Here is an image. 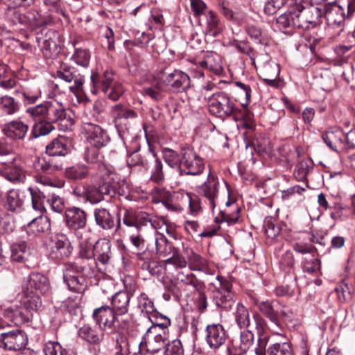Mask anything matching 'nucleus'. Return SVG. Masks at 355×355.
<instances>
[{"label":"nucleus","mask_w":355,"mask_h":355,"mask_svg":"<svg viewBox=\"0 0 355 355\" xmlns=\"http://www.w3.org/2000/svg\"><path fill=\"white\" fill-rule=\"evenodd\" d=\"M165 86L161 80H157L150 86L144 87L141 93L155 101H159L164 97Z\"/></svg>","instance_id":"ea45409f"},{"label":"nucleus","mask_w":355,"mask_h":355,"mask_svg":"<svg viewBox=\"0 0 355 355\" xmlns=\"http://www.w3.org/2000/svg\"><path fill=\"white\" fill-rule=\"evenodd\" d=\"M44 352L45 355H68L62 345L55 341H49L45 344Z\"/></svg>","instance_id":"338daca9"},{"label":"nucleus","mask_w":355,"mask_h":355,"mask_svg":"<svg viewBox=\"0 0 355 355\" xmlns=\"http://www.w3.org/2000/svg\"><path fill=\"white\" fill-rule=\"evenodd\" d=\"M130 298L131 295L126 291H119L112 296L110 307L119 317L128 312Z\"/></svg>","instance_id":"7c9ffc66"},{"label":"nucleus","mask_w":355,"mask_h":355,"mask_svg":"<svg viewBox=\"0 0 355 355\" xmlns=\"http://www.w3.org/2000/svg\"><path fill=\"white\" fill-rule=\"evenodd\" d=\"M206 17V34L216 37L222 31L223 27L217 15L212 10L205 13Z\"/></svg>","instance_id":"c03bdc74"},{"label":"nucleus","mask_w":355,"mask_h":355,"mask_svg":"<svg viewBox=\"0 0 355 355\" xmlns=\"http://www.w3.org/2000/svg\"><path fill=\"white\" fill-rule=\"evenodd\" d=\"M91 55L86 49L76 48L71 60L78 65L83 67H87L89 64Z\"/></svg>","instance_id":"680f3d73"},{"label":"nucleus","mask_w":355,"mask_h":355,"mask_svg":"<svg viewBox=\"0 0 355 355\" xmlns=\"http://www.w3.org/2000/svg\"><path fill=\"white\" fill-rule=\"evenodd\" d=\"M2 177L9 182L16 184L22 183L26 180V171L17 163L6 164L0 171Z\"/></svg>","instance_id":"bb28decb"},{"label":"nucleus","mask_w":355,"mask_h":355,"mask_svg":"<svg viewBox=\"0 0 355 355\" xmlns=\"http://www.w3.org/2000/svg\"><path fill=\"white\" fill-rule=\"evenodd\" d=\"M137 307L150 320L157 314L153 302L144 293H140L137 297Z\"/></svg>","instance_id":"79ce46f5"},{"label":"nucleus","mask_w":355,"mask_h":355,"mask_svg":"<svg viewBox=\"0 0 355 355\" xmlns=\"http://www.w3.org/2000/svg\"><path fill=\"white\" fill-rule=\"evenodd\" d=\"M94 216L96 224L104 230H112L115 226L114 215L105 208H96L94 210Z\"/></svg>","instance_id":"473e14b6"},{"label":"nucleus","mask_w":355,"mask_h":355,"mask_svg":"<svg viewBox=\"0 0 355 355\" xmlns=\"http://www.w3.org/2000/svg\"><path fill=\"white\" fill-rule=\"evenodd\" d=\"M322 140L331 150L338 153H345V134L338 128H331L322 134Z\"/></svg>","instance_id":"aec40b11"},{"label":"nucleus","mask_w":355,"mask_h":355,"mask_svg":"<svg viewBox=\"0 0 355 355\" xmlns=\"http://www.w3.org/2000/svg\"><path fill=\"white\" fill-rule=\"evenodd\" d=\"M92 318L101 329H112L116 322H119L118 315L107 305L95 309Z\"/></svg>","instance_id":"dca6fc26"},{"label":"nucleus","mask_w":355,"mask_h":355,"mask_svg":"<svg viewBox=\"0 0 355 355\" xmlns=\"http://www.w3.org/2000/svg\"><path fill=\"white\" fill-rule=\"evenodd\" d=\"M67 139L64 137H58L53 139L46 146V153L51 156H65L69 153Z\"/></svg>","instance_id":"72a5a7b5"},{"label":"nucleus","mask_w":355,"mask_h":355,"mask_svg":"<svg viewBox=\"0 0 355 355\" xmlns=\"http://www.w3.org/2000/svg\"><path fill=\"white\" fill-rule=\"evenodd\" d=\"M162 80L166 89L173 92H184L190 87L189 76L180 70L175 69L171 73L164 74Z\"/></svg>","instance_id":"ddd939ff"},{"label":"nucleus","mask_w":355,"mask_h":355,"mask_svg":"<svg viewBox=\"0 0 355 355\" xmlns=\"http://www.w3.org/2000/svg\"><path fill=\"white\" fill-rule=\"evenodd\" d=\"M111 242L106 239L98 240L94 245V257L96 262L103 265H107L112 259Z\"/></svg>","instance_id":"a878e982"},{"label":"nucleus","mask_w":355,"mask_h":355,"mask_svg":"<svg viewBox=\"0 0 355 355\" xmlns=\"http://www.w3.org/2000/svg\"><path fill=\"white\" fill-rule=\"evenodd\" d=\"M177 279L184 285L191 286L196 291H204L205 288V284L191 272H180L177 275Z\"/></svg>","instance_id":"8fccbe9b"},{"label":"nucleus","mask_w":355,"mask_h":355,"mask_svg":"<svg viewBox=\"0 0 355 355\" xmlns=\"http://www.w3.org/2000/svg\"><path fill=\"white\" fill-rule=\"evenodd\" d=\"M19 109V103L10 96H3L0 98V114L12 115Z\"/></svg>","instance_id":"864d4df0"},{"label":"nucleus","mask_w":355,"mask_h":355,"mask_svg":"<svg viewBox=\"0 0 355 355\" xmlns=\"http://www.w3.org/2000/svg\"><path fill=\"white\" fill-rule=\"evenodd\" d=\"M205 331V340L210 349L216 350L225 344L227 334L222 324H208Z\"/></svg>","instance_id":"6ab92c4d"},{"label":"nucleus","mask_w":355,"mask_h":355,"mask_svg":"<svg viewBox=\"0 0 355 355\" xmlns=\"http://www.w3.org/2000/svg\"><path fill=\"white\" fill-rule=\"evenodd\" d=\"M199 195L204 197L210 207L214 209L218 205L219 181L218 177L209 171L207 180L198 188Z\"/></svg>","instance_id":"f8f14e48"},{"label":"nucleus","mask_w":355,"mask_h":355,"mask_svg":"<svg viewBox=\"0 0 355 355\" xmlns=\"http://www.w3.org/2000/svg\"><path fill=\"white\" fill-rule=\"evenodd\" d=\"M256 324V329L259 338L257 340V347L254 348L256 355H266V347L268 341L267 336H263L265 327L266 324V320L259 313H255L252 315Z\"/></svg>","instance_id":"c85d7f7f"},{"label":"nucleus","mask_w":355,"mask_h":355,"mask_svg":"<svg viewBox=\"0 0 355 355\" xmlns=\"http://www.w3.org/2000/svg\"><path fill=\"white\" fill-rule=\"evenodd\" d=\"M225 205L227 207H230V206H232L233 211L231 212L230 210H227V209L221 211L220 212H221L223 220L224 221L227 222V223L229 225H234L238 221V220L239 218L240 208L239 207V206L237 205H236L234 203V201H231L230 200H228L225 202Z\"/></svg>","instance_id":"6e6d98bb"},{"label":"nucleus","mask_w":355,"mask_h":355,"mask_svg":"<svg viewBox=\"0 0 355 355\" xmlns=\"http://www.w3.org/2000/svg\"><path fill=\"white\" fill-rule=\"evenodd\" d=\"M113 347L110 349V352L112 355H128L132 353L136 355L138 349L132 351L131 345L126 336L123 334H118L115 338H112Z\"/></svg>","instance_id":"2f4dec72"},{"label":"nucleus","mask_w":355,"mask_h":355,"mask_svg":"<svg viewBox=\"0 0 355 355\" xmlns=\"http://www.w3.org/2000/svg\"><path fill=\"white\" fill-rule=\"evenodd\" d=\"M19 297V304L23 306L24 309L31 314L32 318L34 313H37L42 307V303L39 294L35 293L33 290L25 291L21 289Z\"/></svg>","instance_id":"5701e85b"},{"label":"nucleus","mask_w":355,"mask_h":355,"mask_svg":"<svg viewBox=\"0 0 355 355\" xmlns=\"http://www.w3.org/2000/svg\"><path fill=\"white\" fill-rule=\"evenodd\" d=\"M122 222L128 227L127 232L131 243L139 250L145 247L147 232L157 233L163 221L144 211L125 209Z\"/></svg>","instance_id":"f257e3e1"},{"label":"nucleus","mask_w":355,"mask_h":355,"mask_svg":"<svg viewBox=\"0 0 355 355\" xmlns=\"http://www.w3.org/2000/svg\"><path fill=\"white\" fill-rule=\"evenodd\" d=\"M188 264L191 270L204 272H208L209 271L207 261L192 250H191V253L188 255Z\"/></svg>","instance_id":"de8ad7c7"},{"label":"nucleus","mask_w":355,"mask_h":355,"mask_svg":"<svg viewBox=\"0 0 355 355\" xmlns=\"http://www.w3.org/2000/svg\"><path fill=\"white\" fill-rule=\"evenodd\" d=\"M254 340V335L251 330L243 329L240 333L239 337V349L241 352L233 353L229 349V355H242L243 353L247 352L253 345Z\"/></svg>","instance_id":"37998d69"},{"label":"nucleus","mask_w":355,"mask_h":355,"mask_svg":"<svg viewBox=\"0 0 355 355\" xmlns=\"http://www.w3.org/2000/svg\"><path fill=\"white\" fill-rule=\"evenodd\" d=\"M156 254L159 259H166V263L178 268H184L187 264L185 259L179 253L177 248L168 243L162 234L155 238Z\"/></svg>","instance_id":"0eeeda50"},{"label":"nucleus","mask_w":355,"mask_h":355,"mask_svg":"<svg viewBox=\"0 0 355 355\" xmlns=\"http://www.w3.org/2000/svg\"><path fill=\"white\" fill-rule=\"evenodd\" d=\"M313 167V162L310 159H302L300 161L293 173V175L297 181H304L307 174Z\"/></svg>","instance_id":"13d9d810"},{"label":"nucleus","mask_w":355,"mask_h":355,"mask_svg":"<svg viewBox=\"0 0 355 355\" xmlns=\"http://www.w3.org/2000/svg\"><path fill=\"white\" fill-rule=\"evenodd\" d=\"M28 190L30 191L31 195L33 208L35 210L38 211L40 213H42L45 209L44 204V194L40 191L34 190L31 187L28 188Z\"/></svg>","instance_id":"69168bd1"},{"label":"nucleus","mask_w":355,"mask_h":355,"mask_svg":"<svg viewBox=\"0 0 355 355\" xmlns=\"http://www.w3.org/2000/svg\"><path fill=\"white\" fill-rule=\"evenodd\" d=\"M29 257L30 250L24 242L12 245L11 258L13 261L25 263Z\"/></svg>","instance_id":"3c124183"},{"label":"nucleus","mask_w":355,"mask_h":355,"mask_svg":"<svg viewBox=\"0 0 355 355\" xmlns=\"http://www.w3.org/2000/svg\"><path fill=\"white\" fill-rule=\"evenodd\" d=\"M79 255L80 257L87 261H90L89 263V270L93 271L97 266V262L94 259V246L92 248L91 245L87 244L82 243L80 246Z\"/></svg>","instance_id":"e2e57ef3"},{"label":"nucleus","mask_w":355,"mask_h":355,"mask_svg":"<svg viewBox=\"0 0 355 355\" xmlns=\"http://www.w3.org/2000/svg\"><path fill=\"white\" fill-rule=\"evenodd\" d=\"M28 342L26 332L21 329L12 330L0 334V347L9 351H21Z\"/></svg>","instance_id":"9b49d317"},{"label":"nucleus","mask_w":355,"mask_h":355,"mask_svg":"<svg viewBox=\"0 0 355 355\" xmlns=\"http://www.w3.org/2000/svg\"><path fill=\"white\" fill-rule=\"evenodd\" d=\"M64 282L67 286L69 290L75 293L83 292L87 286L86 279L84 275L76 276L73 278L64 280Z\"/></svg>","instance_id":"052dcab7"},{"label":"nucleus","mask_w":355,"mask_h":355,"mask_svg":"<svg viewBox=\"0 0 355 355\" xmlns=\"http://www.w3.org/2000/svg\"><path fill=\"white\" fill-rule=\"evenodd\" d=\"M5 207L10 211L19 213L24 207V199L17 189H10L6 194Z\"/></svg>","instance_id":"4c0bfd02"},{"label":"nucleus","mask_w":355,"mask_h":355,"mask_svg":"<svg viewBox=\"0 0 355 355\" xmlns=\"http://www.w3.org/2000/svg\"><path fill=\"white\" fill-rule=\"evenodd\" d=\"M3 315L17 326L28 322L33 318L31 314L28 313L26 309H24L23 306L20 304L19 305L15 304L5 309Z\"/></svg>","instance_id":"cd10ccee"},{"label":"nucleus","mask_w":355,"mask_h":355,"mask_svg":"<svg viewBox=\"0 0 355 355\" xmlns=\"http://www.w3.org/2000/svg\"><path fill=\"white\" fill-rule=\"evenodd\" d=\"M173 205L168 204L171 207V211H180L188 207L189 213L191 215H197L201 210L200 201L199 198L191 193L184 190H179L173 193Z\"/></svg>","instance_id":"1a4fd4ad"},{"label":"nucleus","mask_w":355,"mask_h":355,"mask_svg":"<svg viewBox=\"0 0 355 355\" xmlns=\"http://www.w3.org/2000/svg\"><path fill=\"white\" fill-rule=\"evenodd\" d=\"M92 85V93L96 94L98 90L107 94L110 87L114 84L113 73L111 71H105L102 75L96 72H92L90 76Z\"/></svg>","instance_id":"b1692460"},{"label":"nucleus","mask_w":355,"mask_h":355,"mask_svg":"<svg viewBox=\"0 0 355 355\" xmlns=\"http://www.w3.org/2000/svg\"><path fill=\"white\" fill-rule=\"evenodd\" d=\"M195 64L202 69H207L216 74H219L222 71V67L216 60L213 53H207L202 60L196 61Z\"/></svg>","instance_id":"49530a36"},{"label":"nucleus","mask_w":355,"mask_h":355,"mask_svg":"<svg viewBox=\"0 0 355 355\" xmlns=\"http://www.w3.org/2000/svg\"><path fill=\"white\" fill-rule=\"evenodd\" d=\"M295 19L292 8L276 19L275 25L280 31L290 33L296 28Z\"/></svg>","instance_id":"e433bc0d"},{"label":"nucleus","mask_w":355,"mask_h":355,"mask_svg":"<svg viewBox=\"0 0 355 355\" xmlns=\"http://www.w3.org/2000/svg\"><path fill=\"white\" fill-rule=\"evenodd\" d=\"M255 305L277 331L282 330L284 323L292 320L293 313L290 310L284 309L279 311L277 304L274 302L256 301Z\"/></svg>","instance_id":"423d86ee"},{"label":"nucleus","mask_w":355,"mask_h":355,"mask_svg":"<svg viewBox=\"0 0 355 355\" xmlns=\"http://www.w3.org/2000/svg\"><path fill=\"white\" fill-rule=\"evenodd\" d=\"M163 322L153 324L146 331L143 341L138 345V352H141L142 348L145 347L146 351L150 353H155L161 350L166 345V336L164 329L168 327L171 321L167 317H162Z\"/></svg>","instance_id":"20e7f679"},{"label":"nucleus","mask_w":355,"mask_h":355,"mask_svg":"<svg viewBox=\"0 0 355 355\" xmlns=\"http://www.w3.org/2000/svg\"><path fill=\"white\" fill-rule=\"evenodd\" d=\"M65 177L71 180H82L89 175V168L83 164H76L65 169Z\"/></svg>","instance_id":"09e8293b"},{"label":"nucleus","mask_w":355,"mask_h":355,"mask_svg":"<svg viewBox=\"0 0 355 355\" xmlns=\"http://www.w3.org/2000/svg\"><path fill=\"white\" fill-rule=\"evenodd\" d=\"M35 124L32 127L30 136L28 141H32L42 136H45L51 132L55 127L52 122H49L45 120H34Z\"/></svg>","instance_id":"58836bf2"},{"label":"nucleus","mask_w":355,"mask_h":355,"mask_svg":"<svg viewBox=\"0 0 355 355\" xmlns=\"http://www.w3.org/2000/svg\"><path fill=\"white\" fill-rule=\"evenodd\" d=\"M214 301L218 307L226 311L230 309L234 302L232 293L214 292Z\"/></svg>","instance_id":"4d7b16f0"},{"label":"nucleus","mask_w":355,"mask_h":355,"mask_svg":"<svg viewBox=\"0 0 355 355\" xmlns=\"http://www.w3.org/2000/svg\"><path fill=\"white\" fill-rule=\"evenodd\" d=\"M267 352L268 355H293L292 344L288 340L276 342L270 345Z\"/></svg>","instance_id":"603ef678"},{"label":"nucleus","mask_w":355,"mask_h":355,"mask_svg":"<svg viewBox=\"0 0 355 355\" xmlns=\"http://www.w3.org/2000/svg\"><path fill=\"white\" fill-rule=\"evenodd\" d=\"M82 130L90 146L102 148L109 141L106 132L98 125L85 123L82 125Z\"/></svg>","instance_id":"a211bd4d"},{"label":"nucleus","mask_w":355,"mask_h":355,"mask_svg":"<svg viewBox=\"0 0 355 355\" xmlns=\"http://www.w3.org/2000/svg\"><path fill=\"white\" fill-rule=\"evenodd\" d=\"M209 112L221 119L233 116L238 117V110L234 101L224 92L214 93L208 99Z\"/></svg>","instance_id":"39448f33"},{"label":"nucleus","mask_w":355,"mask_h":355,"mask_svg":"<svg viewBox=\"0 0 355 355\" xmlns=\"http://www.w3.org/2000/svg\"><path fill=\"white\" fill-rule=\"evenodd\" d=\"M163 157L165 162L171 168L178 167L180 168V159L178 154L173 150L165 148L163 150Z\"/></svg>","instance_id":"774afa93"},{"label":"nucleus","mask_w":355,"mask_h":355,"mask_svg":"<svg viewBox=\"0 0 355 355\" xmlns=\"http://www.w3.org/2000/svg\"><path fill=\"white\" fill-rule=\"evenodd\" d=\"M87 214L85 210L72 207L64 211V222L66 226L72 230L84 228L87 225Z\"/></svg>","instance_id":"412c9836"},{"label":"nucleus","mask_w":355,"mask_h":355,"mask_svg":"<svg viewBox=\"0 0 355 355\" xmlns=\"http://www.w3.org/2000/svg\"><path fill=\"white\" fill-rule=\"evenodd\" d=\"M138 265L143 270L148 271L153 276H158L161 273L162 267L158 262L155 261L145 260L142 257V254H138Z\"/></svg>","instance_id":"bf43d9fd"},{"label":"nucleus","mask_w":355,"mask_h":355,"mask_svg":"<svg viewBox=\"0 0 355 355\" xmlns=\"http://www.w3.org/2000/svg\"><path fill=\"white\" fill-rule=\"evenodd\" d=\"M79 336L91 344H99L103 339L104 334L101 329L85 324L78 330Z\"/></svg>","instance_id":"f704fd0d"},{"label":"nucleus","mask_w":355,"mask_h":355,"mask_svg":"<svg viewBox=\"0 0 355 355\" xmlns=\"http://www.w3.org/2000/svg\"><path fill=\"white\" fill-rule=\"evenodd\" d=\"M234 315V321L239 329H248L250 327V313L248 309L242 303L237 304Z\"/></svg>","instance_id":"a18cd8bd"},{"label":"nucleus","mask_w":355,"mask_h":355,"mask_svg":"<svg viewBox=\"0 0 355 355\" xmlns=\"http://www.w3.org/2000/svg\"><path fill=\"white\" fill-rule=\"evenodd\" d=\"M55 77L60 78L66 83H70L73 81V85L70 86V91L73 93L82 91L85 82L84 77L78 73V71L71 66L62 64L56 71Z\"/></svg>","instance_id":"f3484780"},{"label":"nucleus","mask_w":355,"mask_h":355,"mask_svg":"<svg viewBox=\"0 0 355 355\" xmlns=\"http://www.w3.org/2000/svg\"><path fill=\"white\" fill-rule=\"evenodd\" d=\"M28 125L19 120H14L4 124L2 132L12 140H24L28 131Z\"/></svg>","instance_id":"393cba45"},{"label":"nucleus","mask_w":355,"mask_h":355,"mask_svg":"<svg viewBox=\"0 0 355 355\" xmlns=\"http://www.w3.org/2000/svg\"><path fill=\"white\" fill-rule=\"evenodd\" d=\"M50 220L46 216H40L31 220L25 229L29 235L35 236L39 233L45 232L50 230Z\"/></svg>","instance_id":"c9c22d12"},{"label":"nucleus","mask_w":355,"mask_h":355,"mask_svg":"<svg viewBox=\"0 0 355 355\" xmlns=\"http://www.w3.org/2000/svg\"><path fill=\"white\" fill-rule=\"evenodd\" d=\"M15 94L21 97L24 104L35 103L42 95L40 88L37 86L26 87L16 89Z\"/></svg>","instance_id":"a19ab883"},{"label":"nucleus","mask_w":355,"mask_h":355,"mask_svg":"<svg viewBox=\"0 0 355 355\" xmlns=\"http://www.w3.org/2000/svg\"><path fill=\"white\" fill-rule=\"evenodd\" d=\"M354 12L355 4L348 1L345 8L340 6L334 7L327 14V19L330 23L340 25L345 18H351Z\"/></svg>","instance_id":"c756f323"},{"label":"nucleus","mask_w":355,"mask_h":355,"mask_svg":"<svg viewBox=\"0 0 355 355\" xmlns=\"http://www.w3.org/2000/svg\"><path fill=\"white\" fill-rule=\"evenodd\" d=\"M110 115L119 132L128 129L129 120L137 117V112L121 103L116 104L110 108Z\"/></svg>","instance_id":"4468645a"},{"label":"nucleus","mask_w":355,"mask_h":355,"mask_svg":"<svg viewBox=\"0 0 355 355\" xmlns=\"http://www.w3.org/2000/svg\"><path fill=\"white\" fill-rule=\"evenodd\" d=\"M100 148L94 146L87 147L84 156L85 160L89 164L101 163L103 155L99 151Z\"/></svg>","instance_id":"0e129e2a"},{"label":"nucleus","mask_w":355,"mask_h":355,"mask_svg":"<svg viewBox=\"0 0 355 355\" xmlns=\"http://www.w3.org/2000/svg\"><path fill=\"white\" fill-rule=\"evenodd\" d=\"M115 174L110 172L106 175H102V180L98 187L94 185H86L83 189L75 188L73 193L80 198H83L91 204H97L105 199V198H114L116 195H122L117 187L118 183L115 182Z\"/></svg>","instance_id":"f03ea898"},{"label":"nucleus","mask_w":355,"mask_h":355,"mask_svg":"<svg viewBox=\"0 0 355 355\" xmlns=\"http://www.w3.org/2000/svg\"><path fill=\"white\" fill-rule=\"evenodd\" d=\"M293 12L297 28L309 29L315 27L319 20L320 10L317 8H305L300 2V7L294 5Z\"/></svg>","instance_id":"9d476101"},{"label":"nucleus","mask_w":355,"mask_h":355,"mask_svg":"<svg viewBox=\"0 0 355 355\" xmlns=\"http://www.w3.org/2000/svg\"><path fill=\"white\" fill-rule=\"evenodd\" d=\"M205 163L193 149L187 148L182 150L180 163V174L187 175H198L202 173Z\"/></svg>","instance_id":"6e6552de"},{"label":"nucleus","mask_w":355,"mask_h":355,"mask_svg":"<svg viewBox=\"0 0 355 355\" xmlns=\"http://www.w3.org/2000/svg\"><path fill=\"white\" fill-rule=\"evenodd\" d=\"M26 112L33 120H45L53 123L62 121L67 116L62 103L55 99L46 101L41 104L28 107Z\"/></svg>","instance_id":"7ed1b4c3"},{"label":"nucleus","mask_w":355,"mask_h":355,"mask_svg":"<svg viewBox=\"0 0 355 355\" xmlns=\"http://www.w3.org/2000/svg\"><path fill=\"white\" fill-rule=\"evenodd\" d=\"M86 271L89 273V270L85 265H78L76 263H67L63 269V280L73 278L76 276L83 275Z\"/></svg>","instance_id":"5fc2aeb1"},{"label":"nucleus","mask_w":355,"mask_h":355,"mask_svg":"<svg viewBox=\"0 0 355 355\" xmlns=\"http://www.w3.org/2000/svg\"><path fill=\"white\" fill-rule=\"evenodd\" d=\"M71 243L64 234H56L51 239L50 257L55 259L69 257L72 252Z\"/></svg>","instance_id":"2eb2a0df"},{"label":"nucleus","mask_w":355,"mask_h":355,"mask_svg":"<svg viewBox=\"0 0 355 355\" xmlns=\"http://www.w3.org/2000/svg\"><path fill=\"white\" fill-rule=\"evenodd\" d=\"M48 278L40 272L31 273L21 285V289L33 290L35 293H45L49 290Z\"/></svg>","instance_id":"4be33fe9"}]
</instances>
